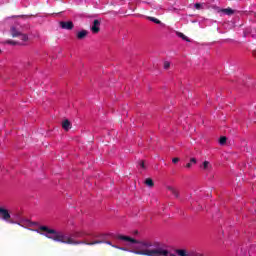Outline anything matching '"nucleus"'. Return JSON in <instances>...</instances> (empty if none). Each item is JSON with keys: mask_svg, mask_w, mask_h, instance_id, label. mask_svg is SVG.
<instances>
[{"mask_svg": "<svg viewBox=\"0 0 256 256\" xmlns=\"http://www.w3.org/2000/svg\"><path fill=\"white\" fill-rule=\"evenodd\" d=\"M145 185H147V187H154V186H155V183L153 182V179L147 178V179L145 180Z\"/></svg>", "mask_w": 256, "mask_h": 256, "instance_id": "obj_15", "label": "nucleus"}, {"mask_svg": "<svg viewBox=\"0 0 256 256\" xmlns=\"http://www.w3.org/2000/svg\"><path fill=\"white\" fill-rule=\"evenodd\" d=\"M62 129H64V131H68L71 129V122L69 120H64L62 123Z\"/></svg>", "mask_w": 256, "mask_h": 256, "instance_id": "obj_10", "label": "nucleus"}, {"mask_svg": "<svg viewBox=\"0 0 256 256\" xmlns=\"http://www.w3.org/2000/svg\"><path fill=\"white\" fill-rule=\"evenodd\" d=\"M0 53H1V50H0Z\"/></svg>", "mask_w": 256, "mask_h": 256, "instance_id": "obj_27", "label": "nucleus"}, {"mask_svg": "<svg viewBox=\"0 0 256 256\" xmlns=\"http://www.w3.org/2000/svg\"><path fill=\"white\" fill-rule=\"evenodd\" d=\"M85 235H87V233L83 232V231H77L74 232L73 234H71L72 239H81L83 237H85Z\"/></svg>", "mask_w": 256, "mask_h": 256, "instance_id": "obj_7", "label": "nucleus"}, {"mask_svg": "<svg viewBox=\"0 0 256 256\" xmlns=\"http://www.w3.org/2000/svg\"><path fill=\"white\" fill-rule=\"evenodd\" d=\"M59 26L61 29H66L67 31H71L75 27L73 21H60Z\"/></svg>", "mask_w": 256, "mask_h": 256, "instance_id": "obj_4", "label": "nucleus"}, {"mask_svg": "<svg viewBox=\"0 0 256 256\" xmlns=\"http://www.w3.org/2000/svg\"><path fill=\"white\" fill-rule=\"evenodd\" d=\"M201 167L203 171H211V169H213V166L209 161H204Z\"/></svg>", "mask_w": 256, "mask_h": 256, "instance_id": "obj_9", "label": "nucleus"}, {"mask_svg": "<svg viewBox=\"0 0 256 256\" xmlns=\"http://www.w3.org/2000/svg\"><path fill=\"white\" fill-rule=\"evenodd\" d=\"M117 239H120L121 241H127L129 243H135L136 250L133 251L135 255H144V256L171 255V252H169V250L167 249V245H165L163 242L149 241V240H143L139 242L134 238H131L129 236H123V235H118Z\"/></svg>", "mask_w": 256, "mask_h": 256, "instance_id": "obj_1", "label": "nucleus"}, {"mask_svg": "<svg viewBox=\"0 0 256 256\" xmlns=\"http://www.w3.org/2000/svg\"><path fill=\"white\" fill-rule=\"evenodd\" d=\"M11 35H12V37H19L21 35V32L19 30H17V28L12 27L11 28Z\"/></svg>", "mask_w": 256, "mask_h": 256, "instance_id": "obj_11", "label": "nucleus"}, {"mask_svg": "<svg viewBox=\"0 0 256 256\" xmlns=\"http://www.w3.org/2000/svg\"><path fill=\"white\" fill-rule=\"evenodd\" d=\"M196 164H197V159L196 158H191L190 162L186 164V168L191 169L192 165H196Z\"/></svg>", "mask_w": 256, "mask_h": 256, "instance_id": "obj_13", "label": "nucleus"}, {"mask_svg": "<svg viewBox=\"0 0 256 256\" xmlns=\"http://www.w3.org/2000/svg\"><path fill=\"white\" fill-rule=\"evenodd\" d=\"M6 43H8V45H17V42L13 40H8Z\"/></svg>", "mask_w": 256, "mask_h": 256, "instance_id": "obj_23", "label": "nucleus"}, {"mask_svg": "<svg viewBox=\"0 0 256 256\" xmlns=\"http://www.w3.org/2000/svg\"><path fill=\"white\" fill-rule=\"evenodd\" d=\"M139 165L142 169H145V162L144 161H140Z\"/></svg>", "mask_w": 256, "mask_h": 256, "instance_id": "obj_25", "label": "nucleus"}, {"mask_svg": "<svg viewBox=\"0 0 256 256\" xmlns=\"http://www.w3.org/2000/svg\"><path fill=\"white\" fill-rule=\"evenodd\" d=\"M0 219L5 221L6 223H10L11 225H15V220L11 219V213H9L8 209L0 207Z\"/></svg>", "mask_w": 256, "mask_h": 256, "instance_id": "obj_3", "label": "nucleus"}, {"mask_svg": "<svg viewBox=\"0 0 256 256\" xmlns=\"http://www.w3.org/2000/svg\"><path fill=\"white\" fill-rule=\"evenodd\" d=\"M176 254H178L179 256H188V251L185 249H176Z\"/></svg>", "mask_w": 256, "mask_h": 256, "instance_id": "obj_12", "label": "nucleus"}, {"mask_svg": "<svg viewBox=\"0 0 256 256\" xmlns=\"http://www.w3.org/2000/svg\"><path fill=\"white\" fill-rule=\"evenodd\" d=\"M21 41H29V36L27 34L20 33V36H18Z\"/></svg>", "mask_w": 256, "mask_h": 256, "instance_id": "obj_19", "label": "nucleus"}, {"mask_svg": "<svg viewBox=\"0 0 256 256\" xmlns=\"http://www.w3.org/2000/svg\"><path fill=\"white\" fill-rule=\"evenodd\" d=\"M95 241H101V243H106V245H111V247H114V249H121L122 251H126L127 249L121 248L117 245H112L111 241H103V240H95ZM96 245H101L100 243H97Z\"/></svg>", "mask_w": 256, "mask_h": 256, "instance_id": "obj_8", "label": "nucleus"}, {"mask_svg": "<svg viewBox=\"0 0 256 256\" xmlns=\"http://www.w3.org/2000/svg\"><path fill=\"white\" fill-rule=\"evenodd\" d=\"M188 256H203V255L197 253L195 250H190L188 251Z\"/></svg>", "mask_w": 256, "mask_h": 256, "instance_id": "obj_20", "label": "nucleus"}, {"mask_svg": "<svg viewBox=\"0 0 256 256\" xmlns=\"http://www.w3.org/2000/svg\"><path fill=\"white\" fill-rule=\"evenodd\" d=\"M219 143L220 145H225V143H227V137L221 136L219 139Z\"/></svg>", "mask_w": 256, "mask_h": 256, "instance_id": "obj_21", "label": "nucleus"}, {"mask_svg": "<svg viewBox=\"0 0 256 256\" xmlns=\"http://www.w3.org/2000/svg\"><path fill=\"white\" fill-rule=\"evenodd\" d=\"M91 31L94 34H97L101 31V21H99L98 19H95L93 21V25L91 27Z\"/></svg>", "mask_w": 256, "mask_h": 256, "instance_id": "obj_5", "label": "nucleus"}, {"mask_svg": "<svg viewBox=\"0 0 256 256\" xmlns=\"http://www.w3.org/2000/svg\"><path fill=\"white\" fill-rule=\"evenodd\" d=\"M168 190L172 193V195H174V197H179V192L175 188L169 186Z\"/></svg>", "mask_w": 256, "mask_h": 256, "instance_id": "obj_16", "label": "nucleus"}, {"mask_svg": "<svg viewBox=\"0 0 256 256\" xmlns=\"http://www.w3.org/2000/svg\"><path fill=\"white\" fill-rule=\"evenodd\" d=\"M221 12L225 13V15H233V13H235V10L231 8H225V9H222Z\"/></svg>", "mask_w": 256, "mask_h": 256, "instance_id": "obj_14", "label": "nucleus"}, {"mask_svg": "<svg viewBox=\"0 0 256 256\" xmlns=\"http://www.w3.org/2000/svg\"><path fill=\"white\" fill-rule=\"evenodd\" d=\"M87 35H89V31L87 30H81L76 34L77 39L79 40H83L87 37Z\"/></svg>", "mask_w": 256, "mask_h": 256, "instance_id": "obj_6", "label": "nucleus"}, {"mask_svg": "<svg viewBox=\"0 0 256 256\" xmlns=\"http://www.w3.org/2000/svg\"><path fill=\"white\" fill-rule=\"evenodd\" d=\"M171 67V63L169 61L164 62V69H169Z\"/></svg>", "mask_w": 256, "mask_h": 256, "instance_id": "obj_22", "label": "nucleus"}, {"mask_svg": "<svg viewBox=\"0 0 256 256\" xmlns=\"http://www.w3.org/2000/svg\"><path fill=\"white\" fill-rule=\"evenodd\" d=\"M195 9L199 10L201 9V3L194 4Z\"/></svg>", "mask_w": 256, "mask_h": 256, "instance_id": "obj_24", "label": "nucleus"}, {"mask_svg": "<svg viewBox=\"0 0 256 256\" xmlns=\"http://www.w3.org/2000/svg\"><path fill=\"white\" fill-rule=\"evenodd\" d=\"M148 21H152V23H156V25H161V20L155 18V17H148Z\"/></svg>", "mask_w": 256, "mask_h": 256, "instance_id": "obj_17", "label": "nucleus"}, {"mask_svg": "<svg viewBox=\"0 0 256 256\" xmlns=\"http://www.w3.org/2000/svg\"><path fill=\"white\" fill-rule=\"evenodd\" d=\"M178 37H180V39H183V41H187L189 43V38L187 36H185V34L181 33V32H178L177 33Z\"/></svg>", "mask_w": 256, "mask_h": 256, "instance_id": "obj_18", "label": "nucleus"}, {"mask_svg": "<svg viewBox=\"0 0 256 256\" xmlns=\"http://www.w3.org/2000/svg\"><path fill=\"white\" fill-rule=\"evenodd\" d=\"M172 163H179V158H173Z\"/></svg>", "mask_w": 256, "mask_h": 256, "instance_id": "obj_26", "label": "nucleus"}, {"mask_svg": "<svg viewBox=\"0 0 256 256\" xmlns=\"http://www.w3.org/2000/svg\"><path fill=\"white\" fill-rule=\"evenodd\" d=\"M40 231H43L45 237L47 239H52V241H56L57 243H64V245H97V243H103L102 241H92L88 242L86 240L80 241L75 240L71 235L65 234L63 232H59L55 229H51L47 226H40Z\"/></svg>", "mask_w": 256, "mask_h": 256, "instance_id": "obj_2", "label": "nucleus"}]
</instances>
